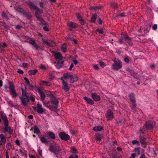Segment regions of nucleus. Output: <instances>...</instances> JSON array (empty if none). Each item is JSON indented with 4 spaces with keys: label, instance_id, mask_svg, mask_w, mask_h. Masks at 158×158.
<instances>
[{
    "label": "nucleus",
    "instance_id": "2",
    "mask_svg": "<svg viewBox=\"0 0 158 158\" xmlns=\"http://www.w3.org/2000/svg\"><path fill=\"white\" fill-rule=\"evenodd\" d=\"M45 100L42 99V102H44V104L45 106L50 108L52 110L55 111H56L57 110L56 105L58 102L57 99H52L51 102H48L47 103L45 102Z\"/></svg>",
    "mask_w": 158,
    "mask_h": 158
},
{
    "label": "nucleus",
    "instance_id": "41",
    "mask_svg": "<svg viewBox=\"0 0 158 158\" xmlns=\"http://www.w3.org/2000/svg\"><path fill=\"white\" fill-rule=\"evenodd\" d=\"M87 102L90 104H93L94 103V102L92 99H85Z\"/></svg>",
    "mask_w": 158,
    "mask_h": 158
},
{
    "label": "nucleus",
    "instance_id": "13",
    "mask_svg": "<svg viewBox=\"0 0 158 158\" xmlns=\"http://www.w3.org/2000/svg\"><path fill=\"white\" fill-rule=\"evenodd\" d=\"M62 79L63 84V88L65 91H67L69 90V87L67 83H66L67 80L64 79V78H63V77H62Z\"/></svg>",
    "mask_w": 158,
    "mask_h": 158
},
{
    "label": "nucleus",
    "instance_id": "4",
    "mask_svg": "<svg viewBox=\"0 0 158 158\" xmlns=\"http://www.w3.org/2000/svg\"><path fill=\"white\" fill-rule=\"evenodd\" d=\"M121 39H120L118 41L119 42L120 44L123 43L122 40H124L129 44L131 45L133 43L131 38L126 35L124 34L123 33L121 34Z\"/></svg>",
    "mask_w": 158,
    "mask_h": 158
},
{
    "label": "nucleus",
    "instance_id": "9",
    "mask_svg": "<svg viewBox=\"0 0 158 158\" xmlns=\"http://www.w3.org/2000/svg\"><path fill=\"white\" fill-rule=\"evenodd\" d=\"M33 108L35 110H36L39 114H42L45 112V109L42 107V105L39 103L37 104V107L33 106Z\"/></svg>",
    "mask_w": 158,
    "mask_h": 158
},
{
    "label": "nucleus",
    "instance_id": "31",
    "mask_svg": "<svg viewBox=\"0 0 158 158\" xmlns=\"http://www.w3.org/2000/svg\"><path fill=\"white\" fill-rule=\"evenodd\" d=\"M61 49L63 52H65L67 51V48L66 44H63L61 47Z\"/></svg>",
    "mask_w": 158,
    "mask_h": 158
},
{
    "label": "nucleus",
    "instance_id": "49",
    "mask_svg": "<svg viewBox=\"0 0 158 158\" xmlns=\"http://www.w3.org/2000/svg\"><path fill=\"white\" fill-rule=\"evenodd\" d=\"M127 71L129 72L131 75H133L134 74V71L130 69H127Z\"/></svg>",
    "mask_w": 158,
    "mask_h": 158
},
{
    "label": "nucleus",
    "instance_id": "16",
    "mask_svg": "<svg viewBox=\"0 0 158 158\" xmlns=\"http://www.w3.org/2000/svg\"><path fill=\"white\" fill-rule=\"evenodd\" d=\"M68 25L72 28H76L77 27V24L72 22H69Z\"/></svg>",
    "mask_w": 158,
    "mask_h": 158
},
{
    "label": "nucleus",
    "instance_id": "43",
    "mask_svg": "<svg viewBox=\"0 0 158 158\" xmlns=\"http://www.w3.org/2000/svg\"><path fill=\"white\" fill-rule=\"evenodd\" d=\"M101 6H94L92 7V9H94V10H96L101 8Z\"/></svg>",
    "mask_w": 158,
    "mask_h": 158
},
{
    "label": "nucleus",
    "instance_id": "53",
    "mask_svg": "<svg viewBox=\"0 0 158 158\" xmlns=\"http://www.w3.org/2000/svg\"><path fill=\"white\" fill-rule=\"evenodd\" d=\"M24 79L25 81L28 85L29 84L30 82L29 79L26 77H24Z\"/></svg>",
    "mask_w": 158,
    "mask_h": 158
},
{
    "label": "nucleus",
    "instance_id": "19",
    "mask_svg": "<svg viewBox=\"0 0 158 158\" xmlns=\"http://www.w3.org/2000/svg\"><path fill=\"white\" fill-rule=\"evenodd\" d=\"M29 42L30 43L32 44L36 48L38 49L39 48V46L34 42V41L32 39L30 40H29Z\"/></svg>",
    "mask_w": 158,
    "mask_h": 158
},
{
    "label": "nucleus",
    "instance_id": "15",
    "mask_svg": "<svg viewBox=\"0 0 158 158\" xmlns=\"http://www.w3.org/2000/svg\"><path fill=\"white\" fill-rule=\"evenodd\" d=\"M57 61H58L56 65V66L57 69H59L62 67L64 61L63 60H58Z\"/></svg>",
    "mask_w": 158,
    "mask_h": 158
},
{
    "label": "nucleus",
    "instance_id": "42",
    "mask_svg": "<svg viewBox=\"0 0 158 158\" xmlns=\"http://www.w3.org/2000/svg\"><path fill=\"white\" fill-rule=\"evenodd\" d=\"M10 130V128L7 126H6L5 127L4 129V132H6L9 131Z\"/></svg>",
    "mask_w": 158,
    "mask_h": 158
},
{
    "label": "nucleus",
    "instance_id": "10",
    "mask_svg": "<svg viewBox=\"0 0 158 158\" xmlns=\"http://www.w3.org/2000/svg\"><path fill=\"white\" fill-rule=\"evenodd\" d=\"M9 88L10 90L11 94L13 96V97L15 98L17 96V94L15 90V87L13 85V83L11 82H9Z\"/></svg>",
    "mask_w": 158,
    "mask_h": 158
},
{
    "label": "nucleus",
    "instance_id": "46",
    "mask_svg": "<svg viewBox=\"0 0 158 158\" xmlns=\"http://www.w3.org/2000/svg\"><path fill=\"white\" fill-rule=\"evenodd\" d=\"M132 102V108H135L136 106V104L135 99H132L131 101Z\"/></svg>",
    "mask_w": 158,
    "mask_h": 158
},
{
    "label": "nucleus",
    "instance_id": "44",
    "mask_svg": "<svg viewBox=\"0 0 158 158\" xmlns=\"http://www.w3.org/2000/svg\"><path fill=\"white\" fill-rule=\"evenodd\" d=\"M50 40H48L45 39H43V41L46 44H47V45H48L49 42Z\"/></svg>",
    "mask_w": 158,
    "mask_h": 158
},
{
    "label": "nucleus",
    "instance_id": "52",
    "mask_svg": "<svg viewBox=\"0 0 158 158\" xmlns=\"http://www.w3.org/2000/svg\"><path fill=\"white\" fill-rule=\"evenodd\" d=\"M97 31L99 33L102 34L103 32V28H102L101 29H98L97 30Z\"/></svg>",
    "mask_w": 158,
    "mask_h": 158
},
{
    "label": "nucleus",
    "instance_id": "35",
    "mask_svg": "<svg viewBox=\"0 0 158 158\" xmlns=\"http://www.w3.org/2000/svg\"><path fill=\"white\" fill-rule=\"evenodd\" d=\"M140 140L141 142L142 145L143 147H146V143L142 139H140Z\"/></svg>",
    "mask_w": 158,
    "mask_h": 158
},
{
    "label": "nucleus",
    "instance_id": "62",
    "mask_svg": "<svg viewBox=\"0 0 158 158\" xmlns=\"http://www.w3.org/2000/svg\"><path fill=\"white\" fill-rule=\"evenodd\" d=\"M23 65L24 67H27L28 66V64L27 63H23Z\"/></svg>",
    "mask_w": 158,
    "mask_h": 158
},
{
    "label": "nucleus",
    "instance_id": "17",
    "mask_svg": "<svg viewBox=\"0 0 158 158\" xmlns=\"http://www.w3.org/2000/svg\"><path fill=\"white\" fill-rule=\"evenodd\" d=\"M28 5L30 7L31 9L34 10H36L37 9V6H35L32 2H29L28 3Z\"/></svg>",
    "mask_w": 158,
    "mask_h": 158
},
{
    "label": "nucleus",
    "instance_id": "64",
    "mask_svg": "<svg viewBox=\"0 0 158 158\" xmlns=\"http://www.w3.org/2000/svg\"><path fill=\"white\" fill-rule=\"evenodd\" d=\"M135 153H133L131 154L130 158H135Z\"/></svg>",
    "mask_w": 158,
    "mask_h": 158
},
{
    "label": "nucleus",
    "instance_id": "36",
    "mask_svg": "<svg viewBox=\"0 0 158 158\" xmlns=\"http://www.w3.org/2000/svg\"><path fill=\"white\" fill-rule=\"evenodd\" d=\"M19 152L20 154L23 156H24L26 153V151L23 149H19Z\"/></svg>",
    "mask_w": 158,
    "mask_h": 158
},
{
    "label": "nucleus",
    "instance_id": "58",
    "mask_svg": "<svg viewBox=\"0 0 158 158\" xmlns=\"http://www.w3.org/2000/svg\"><path fill=\"white\" fill-rule=\"evenodd\" d=\"M15 143L17 145L19 146L20 145L19 141L18 140H16Z\"/></svg>",
    "mask_w": 158,
    "mask_h": 158
},
{
    "label": "nucleus",
    "instance_id": "26",
    "mask_svg": "<svg viewBox=\"0 0 158 158\" xmlns=\"http://www.w3.org/2000/svg\"><path fill=\"white\" fill-rule=\"evenodd\" d=\"M102 129V128L101 126L96 127L93 128V130L96 131H101Z\"/></svg>",
    "mask_w": 158,
    "mask_h": 158
},
{
    "label": "nucleus",
    "instance_id": "21",
    "mask_svg": "<svg viewBox=\"0 0 158 158\" xmlns=\"http://www.w3.org/2000/svg\"><path fill=\"white\" fill-rule=\"evenodd\" d=\"M93 99H100V97L98 94L94 93H92L91 94Z\"/></svg>",
    "mask_w": 158,
    "mask_h": 158
},
{
    "label": "nucleus",
    "instance_id": "34",
    "mask_svg": "<svg viewBox=\"0 0 158 158\" xmlns=\"http://www.w3.org/2000/svg\"><path fill=\"white\" fill-rule=\"evenodd\" d=\"M102 138V136L100 135H96L95 136L96 139L97 141H100Z\"/></svg>",
    "mask_w": 158,
    "mask_h": 158
},
{
    "label": "nucleus",
    "instance_id": "5",
    "mask_svg": "<svg viewBox=\"0 0 158 158\" xmlns=\"http://www.w3.org/2000/svg\"><path fill=\"white\" fill-rule=\"evenodd\" d=\"M121 39H120L118 41L119 42L120 44L123 43L122 40H124L129 44L131 45L133 43L131 38L126 35L124 34L123 33L121 34Z\"/></svg>",
    "mask_w": 158,
    "mask_h": 158
},
{
    "label": "nucleus",
    "instance_id": "12",
    "mask_svg": "<svg viewBox=\"0 0 158 158\" xmlns=\"http://www.w3.org/2000/svg\"><path fill=\"white\" fill-rule=\"evenodd\" d=\"M60 138L62 139L67 140L69 139L70 137L69 136L64 132H60L59 134Z\"/></svg>",
    "mask_w": 158,
    "mask_h": 158
},
{
    "label": "nucleus",
    "instance_id": "28",
    "mask_svg": "<svg viewBox=\"0 0 158 158\" xmlns=\"http://www.w3.org/2000/svg\"><path fill=\"white\" fill-rule=\"evenodd\" d=\"M48 135L51 138L53 139H54L56 138L55 134L52 132H49L48 133Z\"/></svg>",
    "mask_w": 158,
    "mask_h": 158
},
{
    "label": "nucleus",
    "instance_id": "11",
    "mask_svg": "<svg viewBox=\"0 0 158 158\" xmlns=\"http://www.w3.org/2000/svg\"><path fill=\"white\" fill-rule=\"evenodd\" d=\"M52 52L56 61L63 60L62 56L60 53L55 52Z\"/></svg>",
    "mask_w": 158,
    "mask_h": 158
},
{
    "label": "nucleus",
    "instance_id": "3",
    "mask_svg": "<svg viewBox=\"0 0 158 158\" xmlns=\"http://www.w3.org/2000/svg\"><path fill=\"white\" fill-rule=\"evenodd\" d=\"M63 78L67 80H70L69 81L71 83L76 81L78 79L77 77L73 76L69 73H67L64 74L63 76Z\"/></svg>",
    "mask_w": 158,
    "mask_h": 158
},
{
    "label": "nucleus",
    "instance_id": "37",
    "mask_svg": "<svg viewBox=\"0 0 158 158\" xmlns=\"http://www.w3.org/2000/svg\"><path fill=\"white\" fill-rule=\"evenodd\" d=\"M56 45V43L53 42V41H52L50 40L49 42V43L48 45V46H51V47H53Z\"/></svg>",
    "mask_w": 158,
    "mask_h": 158
},
{
    "label": "nucleus",
    "instance_id": "38",
    "mask_svg": "<svg viewBox=\"0 0 158 158\" xmlns=\"http://www.w3.org/2000/svg\"><path fill=\"white\" fill-rule=\"evenodd\" d=\"M7 148L9 150H10L12 149V147L11 144L10 143H8L6 145Z\"/></svg>",
    "mask_w": 158,
    "mask_h": 158
},
{
    "label": "nucleus",
    "instance_id": "50",
    "mask_svg": "<svg viewBox=\"0 0 158 158\" xmlns=\"http://www.w3.org/2000/svg\"><path fill=\"white\" fill-rule=\"evenodd\" d=\"M135 151L136 152V153L138 155H139L140 153V151L139 150V148H137L135 149Z\"/></svg>",
    "mask_w": 158,
    "mask_h": 158
},
{
    "label": "nucleus",
    "instance_id": "47",
    "mask_svg": "<svg viewBox=\"0 0 158 158\" xmlns=\"http://www.w3.org/2000/svg\"><path fill=\"white\" fill-rule=\"evenodd\" d=\"M111 6L114 8H118L115 2L112 3L111 4Z\"/></svg>",
    "mask_w": 158,
    "mask_h": 158
},
{
    "label": "nucleus",
    "instance_id": "23",
    "mask_svg": "<svg viewBox=\"0 0 158 158\" xmlns=\"http://www.w3.org/2000/svg\"><path fill=\"white\" fill-rule=\"evenodd\" d=\"M0 138L2 143H5L6 141V137L3 135L0 134Z\"/></svg>",
    "mask_w": 158,
    "mask_h": 158
},
{
    "label": "nucleus",
    "instance_id": "24",
    "mask_svg": "<svg viewBox=\"0 0 158 158\" xmlns=\"http://www.w3.org/2000/svg\"><path fill=\"white\" fill-rule=\"evenodd\" d=\"M146 127L147 129H151L152 128V126L150 122H147L146 124Z\"/></svg>",
    "mask_w": 158,
    "mask_h": 158
},
{
    "label": "nucleus",
    "instance_id": "51",
    "mask_svg": "<svg viewBox=\"0 0 158 158\" xmlns=\"http://www.w3.org/2000/svg\"><path fill=\"white\" fill-rule=\"evenodd\" d=\"M130 99H133L134 97V95L133 93H131L129 95Z\"/></svg>",
    "mask_w": 158,
    "mask_h": 158
},
{
    "label": "nucleus",
    "instance_id": "29",
    "mask_svg": "<svg viewBox=\"0 0 158 158\" xmlns=\"http://www.w3.org/2000/svg\"><path fill=\"white\" fill-rule=\"evenodd\" d=\"M29 101V99H21L22 103L24 106H26Z\"/></svg>",
    "mask_w": 158,
    "mask_h": 158
},
{
    "label": "nucleus",
    "instance_id": "27",
    "mask_svg": "<svg viewBox=\"0 0 158 158\" xmlns=\"http://www.w3.org/2000/svg\"><path fill=\"white\" fill-rule=\"evenodd\" d=\"M2 118L4 121L5 126H8V121L6 116Z\"/></svg>",
    "mask_w": 158,
    "mask_h": 158
},
{
    "label": "nucleus",
    "instance_id": "55",
    "mask_svg": "<svg viewBox=\"0 0 158 158\" xmlns=\"http://www.w3.org/2000/svg\"><path fill=\"white\" fill-rule=\"evenodd\" d=\"M152 29L154 30H156L157 28V25L156 24L154 25L152 27Z\"/></svg>",
    "mask_w": 158,
    "mask_h": 158
},
{
    "label": "nucleus",
    "instance_id": "25",
    "mask_svg": "<svg viewBox=\"0 0 158 158\" xmlns=\"http://www.w3.org/2000/svg\"><path fill=\"white\" fill-rule=\"evenodd\" d=\"M7 46V44L5 43H3L2 44L0 43V49L2 51H4V48Z\"/></svg>",
    "mask_w": 158,
    "mask_h": 158
},
{
    "label": "nucleus",
    "instance_id": "45",
    "mask_svg": "<svg viewBox=\"0 0 158 158\" xmlns=\"http://www.w3.org/2000/svg\"><path fill=\"white\" fill-rule=\"evenodd\" d=\"M71 150L72 152L73 153H76L77 152L76 149L74 147H73L71 148Z\"/></svg>",
    "mask_w": 158,
    "mask_h": 158
},
{
    "label": "nucleus",
    "instance_id": "48",
    "mask_svg": "<svg viewBox=\"0 0 158 158\" xmlns=\"http://www.w3.org/2000/svg\"><path fill=\"white\" fill-rule=\"evenodd\" d=\"M76 16L78 19L80 21L82 19V17H81V15L79 14H76Z\"/></svg>",
    "mask_w": 158,
    "mask_h": 158
},
{
    "label": "nucleus",
    "instance_id": "33",
    "mask_svg": "<svg viewBox=\"0 0 158 158\" xmlns=\"http://www.w3.org/2000/svg\"><path fill=\"white\" fill-rule=\"evenodd\" d=\"M40 140L43 143H46L47 142V140L46 138L44 136H43L41 137H40Z\"/></svg>",
    "mask_w": 158,
    "mask_h": 158
},
{
    "label": "nucleus",
    "instance_id": "30",
    "mask_svg": "<svg viewBox=\"0 0 158 158\" xmlns=\"http://www.w3.org/2000/svg\"><path fill=\"white\" fill-rule=\"evenodd\" d=\"M97 15L95 14H94L92 16L91 21L92 22H94L97 19Z\"/></svg>",
    "mask_w": 158,
    "mask_h": 158
},
{
    "label": "nucleus",
    "instance_id": "20",
    "mask_svg": "<svg viewBox=\"0 0 158 158\" xmlns=\"http://www.w3.org/2000/svg\"><path fill=\"white\" fill-rule=\"evenodd\" d=\"M41 84H43L47 86H49L51 85V83L49 81H42L41 82Z\"/></svg>",
    "mask_w": 158,
    "mask_h": 158
},
{
    "label": "nucleus",
    "instance_id": "61",
    "mask_svg": "<svg viewBox=\"0 0 158 158\" xmlns=\"http://www.w3.org/2000/svg\"><path fill=\"white\" fill-rule=\"evenodd\" d=\"M40 6L43 8L44 7V3L42 2L40 3Z\"/></svg>",
    "mask_w": 158,
    "mask_h": 158
},
{
    "label": "nucleus",
    "instance_id": "32",
    "mask_svg": "<svg viewBox=\"0 0 158 158\" xmlns=\"http://www.w3.org/2000/svg\"><path fill=\"white\" fill-rule=\"evenodd\" d=\"M42 10H40L39 9H37V10L36 11L35 15L36 17L37 18H39V16L38 15V14H41L42 13Z\"/></svg>",
    "mask_w": 158,
    "mask_h": 158
},
{
    "label": "nucleus",
    "instance_id": "59",
    "mask_svg": "<svg viewBox=\"0 0 158 158\" xmlns=\"http://www.w3.org/2000/svg\"><path fill=\"white\" fill-rule=\"evenodd\" d=\"M99 63L100 65L102 67H103L104 66V64L103 62H102V61H101V62H99Z\"/></svg>",
    "mask_w": 158,
    "mask_h": 158
},
{
    "label": "nucleus",
    "instance_id": "18",
    "mask_svg": "<svg viewBox=\"0 0 158 158\" xmlns=\"http://www.w3.org/2000/svg\"><path fill=\"white\" fill-rule=\"evenodd\" d=\"M37 72L38 70L36 69L31 70L29 71L28 73L30 75H35Z\"/></svg>",
    "mask_w": 158,
    "mask_h": 158
},
{
    "label": "nucleus",
    "instance_id": "57",
    "mask_svg": "<svg viewBox=\"0 0 158 158\" xmlns=\"http://www.w3.org/2000/svg\"><path fill=\"white\" fill-rule=\"evenodd\" d=\"M1 114L2 116V118H3L6 116L5 113L2 111L1 112Z\"/></svg>",
    "mask_w": 158,
    "mask_h": 158
},
{
    "label": "nucleus",
    "instance_id": "63",
    "mask_svg": "<svg viewBox=\"0 0 158 158\" xmlns=\"http://www.w3.org/2000/svg\"><path fill=\"white\" fill-rule=\"evenodd\" d=\"M74 66L73 64L72 63L71 64L70 67H69V70H72V68Z\"/></svg>",
    "mask_w": 158,
    "mask_h": 158
},
{
    "label": "nucleus",
    "instance_id": "8",
    "mask_svg": "<svg viewBox=\"0 0 158 158\" xmlns=\"http://www.w3.org/2000/svg\"><path fill=\"white\" fill-rule=\"evenodd\" d=\"M114 64L112 65V68L114 70H118L121 69L122 66L121 61L117 59L114 60Z\"/></svg>",
    "mask_w": 158,
    "mask_h": 158
},
{
    "label": "nucleus",
    "instance_id": "56",
    "mask_svg": "<svg viewBox=\"0 0 158 158\" xmlns=\"http://www.w3.org/2000/svg\"><path fill=\"white\" fill-rule=\"evenodd\" d=\"M17 72L19 73L23 74V72L22 70L20 69H18L17 70Z\"/></svg>",
    "mask_w": 158,
    "mask_h": 158
},
{
    "label": "nucleus",
    "instance_id": "1",
    "mask_svg": "<svg viewBox=\"0 0 158 158\" xmlns=\"http://www.w3.org/2000/svg\"><path fill=\"white\" fill-rule=\"evenodd\" d=\"M36 90L39 93L41 99H44L46 97L52 99H55V93L53 92L48 91L44 92L43 91V88L41 87L37 88Z\"/></svg>",
    "mask_w": 158,
    "mask_h": 158
},
{
    "label": "nucleus",
    "instance_id": "14",
    "mask_svg": "<svg viewBox=\"0 0 158 158\" xmlns=\"http://www.w3.org/2000/svg\"><path fill=\"white\" fill-rule=\"evenodd\" d=\"M114 116L112 111L110 110H108L107 113V118L109 120H112Z\"/></svg>",
    "mask_w": 158,
    "mask_h": 158
},
{
    "label": "nucleus",
    "instance_id": "6",
    "mask_svg": "<svg viewBox=\"0 0 158 158\" xmlns=\"http://www.w3.org/2000/svg\"><path fill=\"white\" fill-rule=\"evenodd\" d=\"M49 149L51 151L55 154H56L57 152H59L60 151L59 146L55 143L50 144Z\"/></svg>",
    "mask_w": 158,
    "mask_h": 158
},
{
    "label": "nucleus",
    "instance_id": "39",
    "mask_svg": "<svg viewBox=\"0 0 158 158\" xmlns=\"http://www.w3.org/2000/svg\"><path fill=\"white\" fill-rule=\"evenodd\" d=\"M2 16L3 17L5 18L6 19H8V17L7 14L4 12L2 13Z\"/></svg>",
    "mask_w": 158,
    "mask_h": 158
},
{
    "label": "nucleus",
    "instance_id": "22",
    "mask_svg": "<svg viewBox=\"0 0 158 158\" xmlns=\"http://www.w3.org/2000/svg\"><path fill=\"white\" fill-rule=\"evenodd\" d=\"M30 130L33 131L35 133L37 134H39L40 132L39 129L35 127H34L33 128H31Z\"/></svg>",
    "mask_w": 158,
    "mask_h": 158
},
{
    "label": "nucleus",
    "instance_id": "40",
    "mask_svg": "<svg viewBox=\"0 0 158 158\" xmlns=\"http://www.w3.org/2000/svg\"><path fill=\"white\" fill-rule=\"evenodd\" d=\"M132 143L133 144H136L137 146H139L140 145L139 142L137 140H133L132 141Z\"/></svg>",
    "mask_w": 158,
    "mask_h": 158
},
{
    "label": "nucleus",
    "instance_id": "7",
    "mask_svg": "<svg viewBox=\"0 0 158 158\" xmlns=\"http://www.w3.org/2000/svg\"><path fill=\"white\" fill-rule=\"evenodd\" d=\"M22 85L21 87L22 94V96L24 97V99H34V98L32 95L30 93H27L25 89V88L22 87Z\"/></svg>",
    "mask_w": 158,
    "mask_h": 158
},
{
    "label": "nucleus",
    "instance_id": "60",
    "mask_svg": "<svg viewBox=\"0 0 158 158\" xmlns=\"http://www.w3.org/2000/svg\"><path fill=\"white\" fill-rule=\"evenodd\" d=\"M40 69H45L46 68L45 66L44 65H41L40 67Z\"/></svg>",
    "mask_w": 158,
    "mask_h": 158
},
{
    "label": "nucleus",
    "instance_id": "54",
    "mask_svg": "<svg viewBox=\"0 0 158 158\" xmlns=\"http://www.w3.org/2000/svg\"><path fill=\"white\" fill-rule=\"evenodd\" d=\"M124 15V13H121L120 14H119V15H117V17H118V18H121L122 17H123Z\"/></svg>",
    "mask_w": 158,
    "mask_h": 158
}]
</instances>
